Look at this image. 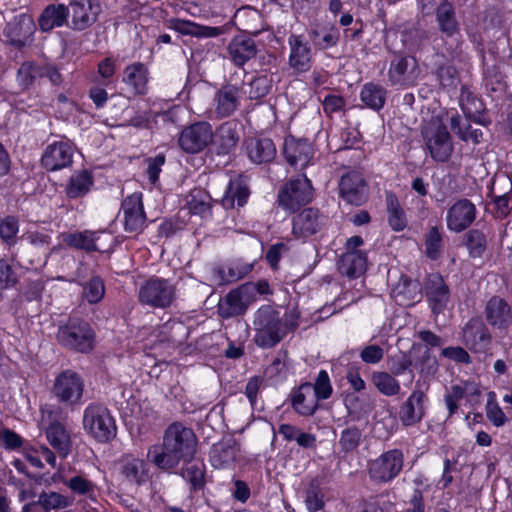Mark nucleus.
I'll return each instance as SVG.
<instances>
[{
    "label": "nucleus",
    "mask_w": 512,
    "mask_h": 512,
    "mask_svg": "<svg viewBox=\"0 0 512 512\" xmlns=\"http://www.w3.org/2000/svg\"><path fill=\"white\" fill-rule=\"evenodd\" d=\"M371 381L376 389L385 396L398 395L401 390L399 381L393 374L388 372H373L371 375Z\"/></svg>",
    "instance_id": "09e8293b"
},
{
    "label": "nucleus",
    "mask_w": 512,
    "mask_h": 512,
    "mask_svg": "<svg viewBox=\"0 0 512 512\" xmlns=\"http://www.w3.org/2000/svg\"><path fill=\"white\" fill-rule=\"evenodd\" d=\"M283 152L287 162L295 169H304L313 157V148L306 140H286Z\"/></svg>",
    "instance_id": "a878e982"
},
{
    "label": "nucleus",
    "mask_w": 512,
    "mask_h": 512,
    "mask_svg": "<svg viewBox=\"0 0 512 512\" xmlns=\"http://www.w3.org/2000/svg\"><path fill=\"white\" fill-rule=\"evenodd\" d=\"M444 118L445 114L432 115L424 122L421 130L426 150L438 162H446L453 152L452 138Z\"/></svg>",
    "instance_id": "7ed1b4c3"
},
{
    "label": "nucleus",
    "mask_w": 512,
    "mask_h": 512,
    "mask_svg": "<svg viewBox=\"0 0 512 512\" xmlns=\"http://www.w3.org/2000/svg\"><path fill=\"white\" fill-rule=\"evenodd\" d=\"M290 48L289 65L297 72H306L311 68L312 49L302 35L291 34L288 38Z\"/></svg>",
    "instance_id": "4be33fe9"
},
{
    "label": "nucleus",
    "mask_w": 512,
    "mask_h": 512,
    "mask_svg": "<svg viewBox=\"0 0 512 512\" xmlns=\"http://www.w3.org/2000/svg\"><path fill=\"white\" fill-rule=\"evenodd\" d=\"M326 217L316 208H306L293 217L292 234L296 238H308L325 225Z\"/></svg>",
    "instance_id": "a211bd4d"
},
{
    "label": "nucleus",
    "mask_w": 512,
    "mask_h": 512,
    "mask_svg": "<svg viewBox=\"0 0 512 512\" xmlns=\"http://www.w3.org/2000/svg\"><path fill=\"white\" fill-rule=\"evenodd\" d=\"M367 269V256L363 251L345 252L339 261L341 274L349 278H357L365 273Z\"/></svg>",
    "instance_id": "4c0bfd02"
},
{
    "label": "nucleus",
    "mask_w": 512,
    "mask_h": 512,
    "mask_svg": "<svg viewBox=\"0 0 512 512\" xmlns=\"http://www.w3.org/2000/svg\"><path fill=\"white\" fill-rule=\"evenodd\" d=\"M476 206L468 199L456 201L447 211V228L456 233L466 230L475 220Z\"/></svg>",
    "instance_id": "f3484780"
},
{
    "label": "nucleus",
    "mask_w": 512,
    "mask_h": 512,
    "mask_svg": "<svg viewBox=\"0 0 512 512\" xmlns=\"http://www.w3.org/2000/svg\"><path fill=\"white\" fill-rule=\"evenodd\" d=\"M485 414L487 419L495 427L504 426L508 420L502 408L499 406L494 392L488 393V399L485 405Z\"/></svg>",
    "instance_id": "6e6d98bb"
},
{
    "label": "nucleus",
    "mask_w": 512,
    "mask_h": 512,
    "mask_svg": "<svg viewBox=\"0 0 512 512\" xmlns=\"http://www.w3.org/2000/svg\"><path fill=\"white\" fill-rule=\"evenodd\" d=\"M340 196L352 205L359 206L367 198L366 183L361 173L351 171L343 175L339 182Z\"/></svg>",
    "instance_id": "aec40b11"
},
{
    "label": "nucleus",
    "mask_w": 512,
    "mask_h": 512,
    "mask_svg": "<svg viewBox=\"0 0 512 512\" xmlns=\"http://www.w3.org/2000/svg\"><path fill=\"white\" fill-rule=\"evenodd\" d=\"M420 73L421 70L415 57L396 55L390 62L388 79L392 85L407 88L417 83Z\"/></svg>",
    "instance_id": "f8f14e48"
},
{
    "label": "nucleus",
    "mask_w": 512,
    "mask_h": 512,
    "mask_svg": "<svg viewBox=\"0 0 512 512\" xmlns=\"http://www.w3.org/2000/svg\"><path fill=\"white\" fill-rule=\"evenodd\" d=\"M253 266L247 263L232 262L215 270L220 284L232 283L245 277Z\"/></svg>",
    "instance_id": "de8ad7c7"
},
{
    "label": "nucleus",
    "mask_w": 512,
    "mask_h": 512,
    "mask_svg": "<svg viewBox=\"0 0 512 512\" xmlns=\"http://www.w3.org/2000/svg\"><path fill=\"white\" fill-rule=\"evenodd\" d=\"M270 88L271 84L266 76L255 77L249 83V98L260 99L269 93Z\"/></svg>",
    "instance_id": "69168bd1"
},
{
    "label": "nucleus",
    "mask_w": 512,
    "mask_h": 512,
    "mask_svg": "<svg viewBox=\"0 0 512 512\" xmlns=\"http://www.w3.org/2000/svg\"><path fill=\"white\" fill-rule=\"evenodd\" d=\"M42 77H44L43 66L32 61H26L18 68L16 79L23 89H28Z\"/></svg>",
    "instance_id": "8fccbe9b"
},
{
    "label": "nucleus",
    "mask_w": 512,
    "mask_h": 512,
    "mask_svg": "<svg viewBox=\"0 0 512 512\" xmlns=\"http://www.w3.org/2000/svg\"><path fill=\"white\" fill-rule=\"evenodd\" d=\"M183 478L188 481L194 490L202 489L204 486L203 465L192 464L183 471Z\"/></svg>",
    "instance_id": "e2e57ef3"
},
{
    "label": "nucleus",
    "mask_w": 512,
    "mask_h": 512,
    "mask_svg": "<svg viewBox=\"0 0 512 512\" xmlns=\"http://www.w3.org/2000/svg\"><path fill=\"white\" fill-rule=\"evenodd\" d=\"M46 438L60 457L65 458L71 451L70 435L59 422H52L46 428Z\"/></svg>",
    "instance_id": "58836bf2"
},
{
    "label": "nucleus",
    "mask_w": 512,
    "mask_h": 512,
    "mask_svg": "<svg viewBox=\"0 0 512 512\" xmlns=\"http://www.w3.org/2000/svg\"><path fill=\"white\" fill-rule=\"evenodd\" d=\"M241 89L232 84H226L216 91L213 98V113L217 118L232 115L240 105Z\"/></svg>",
    "instance_id": "6ab92c4d"
},
{
    "label": "nucleus",
    "mask_w": 512,
    "mask_h": 512,
    "mask_svg": "<svg viewBox=\"0 0 512 512\" xmlns=\"http://www.w3.org/2000/svg\"><path fill=\"white\" fill-rule=\"evenodd\" d=\"M485 313L487 322L498 329H506L512 323L511 307L499 297L488 301Z\"/></svg>",
    "instance_id": "2f4dec72"
},
{
    "label": "nucleus",
    "mask_w": 512,
    "mask_h": 512,
    "mask_svg": "<svg viewBox=\"0 0 512 512\" xmlns=\"http://www.w3.org/2000/svg\"><path fill=\"white\" fill-rule=\"evenodd\" d=\"M249 194L247 184L241 178H236L230 180L221 203L225 209H232L235 205L242 207L246 204Z\"/></svg>",
    "instance_id": "ea45409f"
},
{
    "label": "nucleus",
    "mask_w": 512,
    "mask_h": 512,
    "mask_svg": "<svg viewBox=\"0 0 512 512\" xmlns=\"http://www.w3.org/2000/svg\"><path fill=\"white\" fill-rule=\"evenodd\" d=\"M309 37L315 49L326 50L338 44L340 34L335 27L331 26L328 28L324 27L321 29H311L309 32Z\"/></svg>",
    "instance_id": "c03bdc74"
},
{
    "label": "nucleus",
    "mask_w": 512,
    "mask_h": 512,
    "mask_svg": "<svg viewBox=\"0 0 512 512\" xmlns=\"http://www.w3.org/2000/svg\"><path fill=\"white\" fill-rule=\"evenodd\" d=\"M255 290L256 287L253 283H245L231 290L219 300L218 315L223 319L244 315L248 307L255 301Z\"/></svg>",
    "instance_id": "0eeeda50"
},
{
    "label": "nucleus",
    "mask_w": 512,
    "mask_h": 512,
    "mask_svg": "<svg viewBox=\"0 0 512 512\" xmlns=\"http://www.w3.org/2000/svg\"><path fill=\"white\" fill-rule=\"evenodd\" d=\"M121 474L127 482L135 486L145 484L150 478L147 462L132 454L123 455L121 459Z\"/></svg>",
    "instance_id": "393cba45"
},
{
    "label": "nucleus",
    "mask_w": 512,
    "mask_h": 512,
    "mask_svg": "<svg viewBox=\"0 0 512 512\" xmlns=\"http://www.w3.org/2000/svg\"><path fill=\"white\" fill-rule=\"evenodd\" d=\"M122 82L134 96H143L148 92L149 70L141 62H134L123 70Z\"/></svg>",
    "instance_id": "5701e85b"
},
{
    "label": "nucleus",
    "mask_w": 512,
    "mask_h": 512,
    "mask_svg": "<svg viewBox=\"0 0 512 512\" xmlns=\"http://www.w3.org/2000/svg\"><path fill=\"white\" fill-rule=\"evenodd\" d=\"M83 428L99 442H107L116 435V424L109 409L100 403H90L83 412Z\"/></svg>",
    "instance_id": "20e7f679"
},
{
    "label": "nucleus",
    "mask_w": 512,
    "mask_h": 512,
    "mask_svg": "<svg viewBox=\"0 0 512 512\" xmlns=\"http://www.w3.org/2000/svg\"><path fill=\"white\" fill-rule=\"evenodd\" d=\"M74 147L66 139L48 144L41 156V165L47 171H58L68 168L73 163Z\"/></svg>",
    "instance_id": "4468645a"
},
{
    "label": "nucleus",
    "mask_w": 512,
    "mask_h": 512,
    "mask_svg": "<svg viewBox=\"0 0 512 512\" xmlns=\"http://www.w3.org/2000/svg\"><path fill=\"white\" fill-rule=\"evenodd\" d=\"M403 464L404 455L402 451L399 449L389 450L369 463V476L375 482H389L399 475Z\"/></svg>",
    "instance_id": "9d476101"
},
{
    "label": "nucleus",
    "mask_w": 512,
    "mask_h": 512,
    "mask_svg": "<svg viewBox=\"0 0 512 512\" xmlns=\"http://www.w3.org/2000/svg\"><path fill=\"white\" fill-rule=\"evenodd\" d=\"M197 445L193 429L176 421L164 430L161 444L148 448L147 459L159 470L171 472L180 463H190L195 458Z\"/></svg>",
    "instance_id": "f257e3e1"
},
{
    "label": "nucleus",
    "mask_w": 512,
    "mask_h": 512,
    "mask_svg": "<svg viewBox=\"0 0 512 512\" xmlns=\"http://www.w3.org/2000/svg\"><path fill=\"white\" fill-rule=\"evenodd\" d=\"M387 97V90L373 82L365 83L360 91L361 102L369 109L379 111L383 108Z\"/></svg>",
    "instance_id": "79ce46f5"
},
{
    "label": "nucleus",
    "mask_w": 512,
    "mask_h": 512,
    "mask_svg": "<svg viewBox=\"0 0 512 512\" xmlns=\"http://www.w3.org/2000/svg\"><path fill=\"white\" fill-rule=\"evenodd\" d=\"M23 445V439L16 432L7 429L1 428L0 431V446L4 447L7 450H17Z\"/></svg>",
    "instance_id": "338daca9"
},
{
    "label": "nucleus",
    "mask_w": 512,
    "mask_h": 512,
    "mask_svg": "<svg viewBox=\"0 0 512 512\" xmlns=\"http://www.w3.org/2000/svg\"><path fill=\"white\" fill-rule=\"evenodd\" d=\"M442 234L437 227H431L425 235L426 255L430 259H437L442 251Z\"/></svg>",
    "instance_id": "4d7b16f0"
},
{
    "label": "nucleus",
    "mask_w": 512,
    "mask_h": 512,
    "mask_svg": "<svg viewBox=\"0 0 512 512\" xmlns=\"http://www.w3.org/2000/svg\"><path fill=\"white\" fill-rule=\"evenodd\" d=\"M69 13V8L64 4L46 6L38 18L40 30L49 32L56 27H62L67 23Z\"/></svg>",
    "instance_id": "c9c22d12"
},
{
    "label": "nucleus",
    "mask_w": 512,
    "mask_h": 512,
    "mask_svg": "<svg viewBox=\"0 0 512 512\" xmlns=\"http://www.w3.org/2000/svg\"><path fill=\"white\" fill-rule=\"evenodd\" d=\"M62 482L75 495L85 496L90 499L95 498L96 484L85 473H77L70 479L63 480Z\"/></svg>",
    "instance_id": "49530a36"
},
{
    "label": "nucleus",
    "mask_w": 512,
    "mask_h": 512,
    "mask_svg": "<svg viewBox=\"0 0 512 512\" xmlns=\"http://www.w3.org/2000/svg\"><path fill=\"white\" fill-rule=\"evenodd\" d=\"M293 409L302 416L312 415L318 408L319 401L315 396V391L311 383H303L296 389L291 396Z\"/></svg>",
    "instance_id": "473e14b6"
},
{
    "label": "nucleus",
    "mask_w": 512,
    "mask_h": 512,
    "mask_svg": "<svg viewBox=\"0 0 512 512\" xmlns=\"http://www.w3.org/2000/svg\"><path fill=\"white\" fill-rule=\"evenodd\" d=\"M395 301L402 306H409L421 298V287L419 282L402 276L391 292Z\"/></svg>",
    "instance_id": "e433bc0d"
},
{
    "label": "nucleus",
    "mask_w": 512,
    "mask_h": 512,
    "mask_svg": "<svg viewBox=\"0 0 512 512\" xmlns=\"http://www.w3.org/2000/svg\"><path fill=\"white\" fill-rule=\"evenodd\" d=\"M105 295V286L103 280L98 277H92L83 288V297L90 303L95 304L102 300Z\"/></svg>",
    "instance_id": "13d9d810"
},
{
    "label": "nucleus",
    "mask_w": 512,
    "mask_h": 512,
    "mask_svg": "<svg viewBox=\"0 0 512 512\" xmlns=\"http://www.w3.org/2000/svg\"><path fill=\"white\" fill-rule=\"evenodd\" d=\"M52 392L60 403L78 405L82 400L84 381L78 373L65 370L56 377Z\"/></svg>",
    "instance_id": "9b49d317"
},
{
    "label": "nucleus",
    "mask_w": 512,
    "mask_h": 512,
    "mask_svg": "<svg viewBox=\"0 0 512 512\" xmlns=\"http://www.w3.org/2000/svg\"><path fill=\"white\" fill-rule=\"evenodd\" d=\"M37 503L43 507L46 512L50 510L65 509L72 504V500L58 492L50 491L41 493Z\"/></svg>",
    "instance_id": "864d4df0"
},
{
    "label": "nucleus",
    "mask_w": 512,
    "mask_h": 512,
    "mask_svg": "<svg viewBox=\"0 0 512 512\" xmlns=\"http://www.w3.org/2000/svg\"><path fill=\"white\" fill-rule=\"evenodd\" d=\"M512 182L507 177L496 179L490 189V196L493 200L494 214L498 218L506 217L512 209Z\"/></svg>",
    "instance_id": "b1692460"
},
{
    "label": "nucleus",
    "mask_w": 512,
    "mask_h": 512,
    "mask_svg": "<svg viewBox=\"0 0 512 512\" xmlns=\"http://www.w3.org/2000/svg\"><path fill=\"white\" fill-rule=\"evenodd\" d=\"M361 432L358 428H347L341 433L339 440L342 450L350 452L356 449L360 443Z\"/></svg>",
    "instance_id": "0e129e2a"
},
{
    "label": "nucleus",
    "mask_w": 512,
    "mask_h": 512,
    "mask_svg": "<svg viewBox=\"0 0 512 512\" xmlns=\"http://www.w3.org/2000/svg\"><path fill=\"white\" fill-rule=\"evenodd\" d=\"M213 140V129L208 122H196L182 130L179 145L187 153H198Z\"/></svg>",
    "instance_id": "2eb2a0df"
},
{
    "label": "nucleus",
    "mask_w": 512,
    "mask_h": 512,
    "mask_svg": "<svg viewBox=\"0 0 512 512\" xmlns=\"http://www.w3.org/2000/svg\"><path fill=\"white\" fill-rule=\"evenodd\" d=\"M436 21L440 31L448 37H452L459 31L454 6L448 1H443L437 7Z\"/></svg>",
    "instance_id": "a19ab883"
},
{
    "label": "nucleus",
    "mask_w": 512,
    "mask_h": 512,
    "mask_svg": "<svg viewBox=\"0 0 512 512\" xmlns=\"http://www.w3.org/2000/svg\"><path fill=\"white\" fill-rule=\"evenodd\" d=\"M386 206L388 222L394 231H402L407 226L405 212L402 209L397 196L392 192H386Z\"/></svg>",
    "instance_id": "a18cd8bd"
},
{
    "label": "nucleus",
    "mask_w": 512,
    "mask_h": 512,
    "mask_svg": "<svg viewBox=\"0 0 512 512\" xmlns=\"http://www.w3.org/2000/svg\"><path fill=\"white\" fill-rule=\"evenodd\" d=\"M94 185V176L87 169L74 171L64 184V193L68 199H79L86 196Z\"/></svg>",
    "instance_id": "bb28decb"
},
{
    "label": "nucleus",
    "mask_w": 512,
    "mask_h": 512,
    "mask_svg": "<svg viewBox=\"0 0 512 512\" xmlns=\"http://www.w3.org/2000/svg\"><path fill=\"white\" fill-rule=\"evenodd\" d=\"M304 503L309 512H318L324 507V494L319 483L312 480L304 491Z\"/></svg>",
    "instance_id": "3c124183"
},
{
    "label": "nucleus",
    "mask_w": 512,
    "mask_h": 512,
    "mask_svg": "<svg viewBox=\"0 0 512 512\" xmlns=\"http://www.w3.org/2000/svg\"><path fill=\"white\" fill-rule=\"evenodd\" d=\"M176 297V287L168 279L154 277L148 279L138 291V300L151 308H168Z\"/></svg>",
    "instance_id": "39448f33"
},
{
    "label": "nucleus",
    "mask_w": 512,
    "mask_h": 512,
    "mask_svg": "<svg viewBox=\"0 0 512 512\" xmlns=\"http://www.w3.org/2000/svg\"><path fill=\"white\" fill-rule=\"evenodd\" d=\"M124 229L130 233H140L146 227V214L141 193L127 196L121 205Z\"/></svg>",
    "instance_id": "dca6fc26"
},
{
    "label": "nucleus",
    "mask_w": 512,
    "mask_h": 512,
    "mask_svg": "<svg viewBox=\"0 0 512 512\" xmlns=\"http://www.w3.org/2000/svg\"><path fill=\"white\" fill-rule=\"evenodd\" d=\"M68 8L71 10L70 28L78 32L92 27L102 11L99 0H71Z\"/></svg>",
    "instance_id": "ddd939ff"
},
{
    "label": "nucleus",
    "mask_w": 512,
    "mask_h": 512,
    "mask_svg": "<svg viewBox=\"0 0 512 512\" xmlns=\"http://www.w3.org/2000/svg\"><path fill=\"white\" fill-rule=\"evenodd\" d=\"M66 242L69 246L77 249H83L86 251L99 250L98 246L94 241L93 234L89 232H79L70 234L67 236Z\"/></svg>",
    "instance_id": "052dcab7"
},
{
    "label": "nucleus",
    "mask_w": 512,
    "mask_h": 512,
    "mask_svg": "<svg viewBox=\"0 0 512 512\" xmlns=\"http://www.w3.org/2000/svg\"><path fill=\"white\" fill-rule=\"evenodd\" d=\"M465 244L469 255L473 258H478L481 257L486 250L487 238L482 231L472 229L465 235Z\"/></svg>",
    "instance_id": "5fc2aeb1"
},
{
    "label": "nucleus",
    "mask_w": 512,
    "mask_h": 512,
    "mask_svg": "<svg viewBox=\"0 0 512 512\" xmlns=\"http://www.w3.org/2000/svg\"><path fill=\"white\" fill-rule=\"evenodd\" d=\"M237 125L232 121L222 123L219 128L213 133L212 144L218 155H226L232 152L238 141L239 135L237 133Z\"/></svg>",
    "instance_id": "7c9ffc66"
},
{
    "label": "nucleus",
    "mask_w": 512,
    "mask_h": 512,
    "mask_svg": "<svg viewBox=\"0 0 512 512\" xmlns=\"http://www.w3.org/2000/svg\"><path fill=\"white\" fill-rule=\"evenodd\" d=\"M312 387L313 391H315V396L317 397L318 401L328 399L333 392L329 375L325 370L319 371L315 383L312 384Z\"/></svg>",
    "instance_id": "680f3d73"
},
{
    "label": "nucleus",
    "mask_w": 512,
    "mask_h": 512,
    "mask_svg": "<svg viewBox=\"0 0 512 512\" xmlns=\"http://www.w3.org/2000/svg\"><path fill=\"white\" fill-rule=\"evenodd\" d=\"M465 389L459 385H453L450 391L445 395V404L449 411V416H452L458 411L459 401L463 399Z\"/></svg>",
    "instance_id": "774afa93"
},
{
    "label": "nucleus",
    "mask_w": 512,
    "mask_h": 512,
    "mask_svg": "<svg viewBox=\"0 0 512 512\" xmlns=\"http://www.w3.org/2000/svg\"><path fill=\"white\" fill-rule=\"evenodd\" d=\"M172 27L181 34L196 37H217L222 33V29L219 27L202 26L194 22L181 19L173 20Z\"/></svg>",
    "instance_id": "37998d69"
},
{
    "label": "nucleus",
    "mask_w": 512,
    "mask_h": 512,
    "mask_svg": "<svg viewBox=\"0 0 512 512\" xmlns=\"http://www.w3.org/2000/svg\"><path fill=\"white\" fill-rule=\"evenodd\" d=\"M188 207L192 214L207 217L211 214V198L202 190H195L188 200Z\"/></svg>",
    "instance_id": "603ef678"
},
{
    "label": "nucleus",
    "mask_w": 512,
    "mask_h": 512,
    "mask_svg": "<svg viewBox=\"0 0 512 512\" xmlns=\"http://www.w3.org/2000/svg\"><path fill=\"white\" fill-rule=\"evenodd\" d=\"M426 396L420 389H415L402 404L399 418L403 425L411 426L418 423L424 415L423 403Z\"/></svg>",
    "instance_id": "c756f323"
},
{
    "label": "nucleus",
    "mask_w": 512,
    "mask_h": 512,
    "mask_svg": "<svg viewBox=\"0 0 512 512\" xmlns=\"http://www.w3.org/2000/svg\"><path fill=\"white\" fill-rule=\"evenodd\" d=\"M35 32L36 25L33 18L23 13L15 16L6 24L3 35L8 45L22 50L33 44Z\"/></svg>",
    "instance_id": "1a4fd4ad"
},
{
    "label": "nucleus",
    "mask_w": 512,
    "mask_h": 512,
    "mask_svg": "<svg viewBox=\"0 0 512 512\" xmlns=\"http://www.w3.org/2000/svg\"><path fill=\"white\" fill-rule=\"evenodd\" d=\"M313 199V186L311 181L300 175L286 182L278 193L279 206L289 212H295Z\"/></svg>",
    "instance_id": "423d86ee"
},
{
    "label": "nucleus",
    "mask_w": 512,
    "mask_h": 512,
    "mask_svg": "<svg viewBox=\"0 0 512 512\" xmlns=\"http://www.w3.org/2000/svg\"><path fill=\"white\" fill-rule=\"evenodd\" d=\"M227 49L229 57L239 67L243 66L257 54L255 41L245 35L233 37Z\"/></svg>",
    "instance_id": "72a5a7b5"
},
{
    "label": "nucleus",
    "mask_w": 512,
    "mask_h": 512,
    "mask_svg": "<svg viewBox=\"0 0 512 512\" xmlns=\"http://www.w3.org/2000/svg\"><path fill=\"white\" fill-rule=\"evenodd\" d=\"M94 336L88 323L74 320L59 327L57 333V339L61 345L82 353L89 352L93 348Z\"/></svg>",
    "instance_id": "6e6552de"
},
{
    "label": "nucleus",
    "mask_w": 512,
    "mask_h": 512,
    "mask_svg": "<svg viewBox=\"0 0 512 512\" xmlns=\"http://www.w3.org/2000/svg\"><path fill=\"white\" fill-rule=\"evenodd\" d=\"M298 319L299 313L296 310H289L282 316L271 305L261 306L253 317L255 344L263 349L276 346L298 327Z\"/></svg>",
    "instance_id": "f03ea898"
},
{
    "label": "nucleus",
    "mask_w": 512,
    "mask_h": 512,
    "mask_svg": "<svg viewBox=\"0 0 512 512\" xmlns=\"http://www.w3.org/2000/svg\"><path fill=\"white\" fill-rule=\"evenodd\" d=\"M19 231L18 219L14 216H7L0 221V238L8 245L16 243Z\"/></svg>",
    "instance_id": "bf43d9fd"
},
{
    "label": "nucleus",
    "mask_w": 512,
    "mask_h": 512,
    "mask_svg": "<svg viewBox=\"0 0 512 512\" xmlns=\"http://www.w3.org/2000/svg\"><path fill=\"white\" fill-rule=\"evenodd\" d=\"M239 452L237 442L232 437L223 438L215 443L210 451V462L215 468H226L232 465Z\"/></svg>",
    "instance_id": "cd10ccee"
},
{
    "label": "nucleus",
    "mask_w": 512,
    "mask_h": 512,
    "mask_svg": "<svg viewBox=\"0 0 512 512\" xmlns=\"http://www.w3.org/2000/svg\"><path fill=\"white\" fill-rule=\"evenodd\" d=\"M245 146L249 159L255 164L271 162L276 156V147L269 138H249Z\"/></svg>",
    "instance_id": "f704fd0d"
},
{
    "label": "nucleus",
    "mask_w": 512,
    "mask_h": 512,
    "mask_svg": "<svg viewBox=\"0 0 512 512\" xmlns=\"http://www.w3.org/2000/svg\"><path fill=\"white\" fill-rule=\"evenodd\" d=\"M490 339L487 328L477 319H471L463 329V342L474 352L484 351L488 347Z\"/></svg>",
    "instance_id": "c85d7f7f"
},
{
    "label": "nucleus",
    "mask_w": 512,
    "mask_h": 512,
    "mask_svg": "<svg viewBox=\"0 0 512 512\" xmlns=\"http://www.w3.org/2000/svg\"><path fill=\"white\" fill-rule=\"evenodd\" d=\"M424 290L429 305L434 314L442 313L450 301V292L444 279L439 274H431L427 277Z\"/></svg>",
    "instance_id": "412c9836"
}]
</instances>
